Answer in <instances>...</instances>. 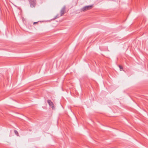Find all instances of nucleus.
<instances>
[{
    "mask_svg": "<svg viewBox=\"0 0 148 148\" xmlns=\"http://www.w3.org/2000/svg\"><path fill=\"white\" fill-rule=\"evenodd\" d=\"M30 6L31 7H35L36 4V0H29Z\"/></svg>",
    "mask_w": 148,
    "mask_h": 148,
    "instance_id": "1",
    "label": "nucleus"
},
{
    "mask_svg": "<svg viewBox=\"0 0 148 148\" xmlns=\"http://www.w3.org/2000/svg\"><path fill=\"white\" fill-rule=\"evenodd\" d=\"M47 102L49 106L53 108L54 104L51 101V100L49 99L47 100Z\"/></svg>",
    "mask_w": 148,
    "mask_h": 148,
    "instance_id": "2",
    "label": "nucleus"
},
{
    "mask_svg": "<svg viewBox=\"0 0 148 148\" xmlns=\"http://www.w3.org/2000/svg\"><path fill=\"white\" fill-rule=\"evenodd\" d=\"M93 6V5H90L88 6H86L84 7L83 8H82V9H88V8L91 9L92 8V7Z\"/></svg>",
    "mask_w": 148,
    "mask_h": 148,
    "instance_id": "3",
    "label": "nucleus"
},
{
    "mask_svg": "<svg viewBox=\"0 0 148 148\" xmlns=\"http://www.w3.org/2000/svg\"><path fill=\"white\" fill-rule=\"evenodd\" d=\"M61 10V11H60V14H61V15H60V16H62V15H63L64 14V10Z\"/></svg>",
    "mask_w": 148,
    "mask_h": 148,
    "instance_id": "4",
    "label": "nucleus"
},
{
    "mask_svg": "<svg viewBox=\"0 0 148 148\" xmlns=\"http://www.w3.org/2000/svg\"><path fill=\"white\" fill-rule=\"evenodd\" d=\"M14 133L17 136H18V133L17 131L15 130H14Z\"/></svg>",
    "mask_w": 148,
    "mask_h": 148,
    "instance_id": "5",
    "label": "nucleus"
},
{
    "mask_svg": "<svg viewBox=\"0 0 148 148\" xmlns=\"http://www.w3.org/2000/svg\"><path fill=\"white\" fill-rule=\"evenodd\" d=\"M119 67L120 68V71H122L123 69V68L121 66L119 65Z\"/></svg>",
    "mask_w": 148,
    "mask_h": 148,
    "instance_id": "6",
    "label": "nucleus"
},
{
    "mask_svg": "<svg viewBox=\"0 0 148 148\" xmlns=\"http://www.w3.org/2000/svg\"><path fill=\"white\" fill-rule=\"evenodd\" d=\"M58 17H59V16H58V15H56V16H55V17L54 18V19H56V18H58Z\"/></svg>",
    "mask_w": 148,
    "mask_h": 148,
    "instance_id": "7",
    "label": "nucleus"
},
{
    "mask_svg": "<svg viewBox=\"0 0 148 148\" xmlns=\"http://www.w3.org/2000/svg\"><path fill=\"white\" fill-rule=\"evenodd\" d=\"M66 9V7L65 6H64L62 9Z\"/></svg>",
    "mask_w": 148,
    "mask_h": 148,
    "instance_id": "8",
    "label": "nucleus"
},
{
    "mask_svg": "<svg viewBox=\"0 0 148 148\" xmlns=\"http://www.w3.org/2000/svg\"><path fill=\"white\" fill-rule=\"evenodd\" d=\"M38 22H34V23L33 24H35L37 23Z\"/></svg>",
    "mask_w": 148,
    "mask_h": 148,
    "instance_id": "9",
    "label": "nucleus"
},
{
    "mask_svg": "<svg viewBox=\"0 0 148 148\" xmlns=\"http://www.w3.org/2000/svg\"><path fill=\"white\" fill-rule=\"evenodd\" d=\"M86 10H82L81 11V12L82 11H83V12H84Z\"/></svg>",
    "mask_w": 148,
    "mask_h": 148,
    "instance_id": "10",
    "label": "nucleus"
}]
</instances>
